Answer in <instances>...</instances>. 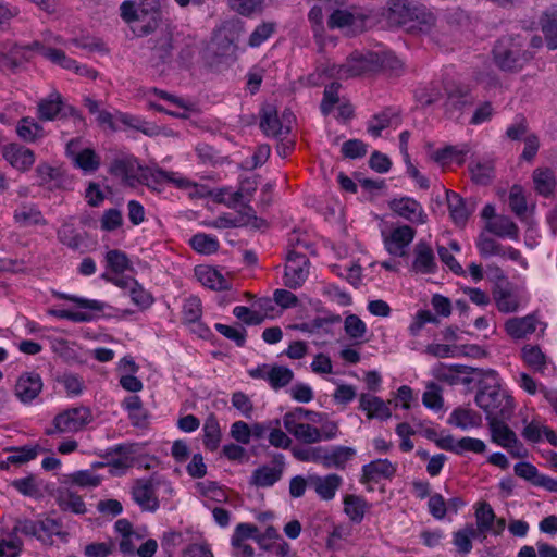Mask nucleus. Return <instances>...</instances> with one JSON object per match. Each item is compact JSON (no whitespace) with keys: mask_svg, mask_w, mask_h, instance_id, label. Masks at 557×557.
I'll use <instances>...</instances> for the list:
<instances>
[{"mask_svg":"<svg viewBox=\"0 0 557 557\" xmlns=\"http://www.w3.org/2000/svg\"><path fill=\"white\" fill-rule=\"evenodd\" d=\"M232 406L246 419L253 416V403L248 395L243 392H235L231 398Z\"/></svg>","mask_w":557,"mask_h":557,"instance_id":"nucleus-62","label":"nucleus"},{"mask_svg":"<svg viewBox=\"0 0 557 557\" xmlns=\"http://www.w3.org/2000/svg\"><path fill=\"white\" fill-rule=\"evenodd\" d=\"M346 334L354 339H361L367 333L366 323L356 314H348L344 321Z\"/></svg>","mask_w":557,"mask_h":557,"instance_id":"nucleus-63","label":"nucleus"},{"mask_svg":"<svg viewBox=\"0 0 557 557\" xmlns=\"http://www.w3.org/2000/svg\"><path fill=\"white\" fill-rule=\"evenodd\" d=\"M41 451L39 445H29L16 448L7 458L8 463L22 465L35 459Z\"/></svg>","mask_w":557,"mask_h":557,"instance_id":"nucleus-60","label":"nucleus"},{"mask_svg":"<svg viewBox=\"0 0 557 557\" xmlns=\"http://www.w3.org/2000/svg\"><path fill=\"white\" fill-rule=\"evenodd\" d=\"M195 251L201 255H212L219 250L220 244L215 236L198 233L189 239Z\"/></svg>","mask_w":557,"mask_h":557,"instance_id":"nucleus-47","label":"nucleus"},{"mask_svg":"<svg viewBox=\"0 0 557 557\" xmlns=\"http://www.w3.org/2000/svg\"><path fill=\"white\" fill-rule=\"evenodd\" d=\"M175 187L187 193L191 199H200L210 197L211 188L206 184H199L191 180L178 174Z\"/></svg>","mask_w":557,"mask_h":557,"instance_id":"nucleus-49","label":"nucleus"},{"mask_svg":"<svg viewBox=\"0 0 557 557\" xmlns=\"http://www.w3.org/2000/svg\"><path fill=\"white\" fill-rule=\"evenodd\" d=\"M542 32L546 46L550 50L557 49V4L548 10L541 21Z\"/></svg>","mask_w":557,"mask_h":557,"instance_id":"nucleus-40","label":"nucleus"},{"mask_svg":"<svg viewBox=\"0 0 557 557\" xmlns=\"http://www.w3.org/2000/svg\"><path fill=\"white\" fill-rule=\"evenodd\" d=\"M397 472V465L388 459H375L361 468L360 483L373 491L381 481H391Z\"/></svg>","mask_w":557,"mask_h":557,"instance_id":"nucleus-9","label":"nucleus"},{"mask_svg":"<svg viewBox=\"0 0 557 557\" xmlns=\"http://www.w3.org/2000/svg\"><path fill=\"white\" fill-rule=\"evenodd\" d=\"M11 485L24 496L36 497L40 493L39 483L33 475L16 479Z\"/></svg>","mask_w":557,"mask_h":557,"instance_id":"nucleus-64","label":"nucleus"},{"mask_svg":"<svg viewBox=\"0 0 557 557\" xmlns=\"http://www.w3.org/2000/svg\"><path fill=\"white\" fill-rule=\"evenodd\" d=\"M413 269L420 273H433L436 269L432 248L425 243L417 244L414 248Z\"/></svg>","mask_w":557,"mask_h":557,"instance_id":"nucleus-35","label":"nucleus"},{"mask_svg":"<svg viewBox=\"0 0 557 557\" xmlns=\"http://www.w3.org/2000/svg\"><path fill=\"white\" fill-rule=\"evenodd\" d=\"M494 61L504 71H518L531 59L522 50L520 38L506 37L497 41L493 50Z\"/></svg>","mask_w":557,"mask_h":557,"instance_id":"nucleus-5","label":"nucleus"},{"mask_svg":"<svg viewBox=\"0 0 557 557\" xmlns=\"http://www.w3.org/2000/svg\"><path fill=\"white\" fill-rule=\"evenodd\" d=\"M139 366L132 357H124L117 363L119 383L127 392L138 393L144 388L143 382L136 376Z\"/></svg>","mask_w":557,"mask_h":557,"instance_id":"nucleus-25","label":"nucleus"},{"mask_svg":"<svg viewBox=\"0 0 557 557\" xmlns=\"http://www.w3.org/2000/svg\"><path fill=\"white\" fill-rule=\"evenodd\" d=\"M295 116L290 111H284L278 115L277 111L268 107L263 109L261 117V128L268 136H283L292 131Z\"/></svg>","mask_w":557,"mask_h":557,"instance_id":"nucleus-12","label":"nucleus"},{"mask_svg":"<svg viewBox=\"0 0 557 557\" xmlns=\"http://www.w3.org/2000/svg\"><path fill=\"white\" fill-rule=\"evenodd\" d=\"M416 236V231L409 225H400L382 231L383 244L387 252L395 257H403Z\"/></svg>","mask_w":557,"mask_h":557,"instance_id":"nucleus-10","label":"nucleus"},{"mask_svg":"<svg viewBox=\"0 0 557 557\" xmlns=\"http://www.w3.org/2000/svg\"><path fill=\"white\" fill-rule=\"evenodd\" d=\"M180 173L175 172H165L160 169L150 170L145 178L147 181V185L152 189H159V187L165 183H171L174 186L176 185V180L178 178Z\"/></svg>","mask_w":557,"mask_h":557,"instance_id":"nucleus-57","label":"nucleus"},{"mask_svg":"<svg viewBox=\"0 0 557 557\" xmlns=\"http://www.w3.org/2000/svg\"><path fill=\"white\" fill-rule=\"evenodd\" d=\"M504 327L510 337L515 339L525 338L536 331L537 319L534 314L511 318L505 322Z\"/></svg>","mask_w":557,"mask_h":557,"instance_id":"nucleus-29","label":"nucleus"},{"mask_svg":"<svg viewBox=\"0 0 557 557\" xmlns=\"http://www.w3.org/2000/svg\"><path fill=\"white\" fill-rule=\"evenodd\" d=\"M1 154L13 169L20 172L29 171L36 161L32 149L15 143L3 146Z\"/></svg>","mask_w":557,"mask_h":557,"instance_id":"nucleus-18","label":"nucleus"},{"mask_svg":"<svg viewBox=\"0 0 557 557\" xmlns=\"http://www.w3.org/2000/svg\"><path fill=\"white\" fill-rule=\"evenodd\" d=\"M438 445L443 449L451 450L456 454H462L471 451L475 454H483L486 450V444L474 437H462L455 440L453 436H446L438 442Z\"/></svg>","mask_w":557,"mask_h":557,"instance_id":"nucleus-28","label":"nucleus"},{"mask_svg":"<svg viewBox=\"0 0 557 557\" xmlns=\"http://www.w3.org/2000/svg\"><path fill=\"white\" fill-rule=\"evenodd\" d=\"M210 198L216 203L236 208L244 201V194L242 190H234L232 187H222L211 189Z\"/></svg>","mask_w":557,"mask_h":557,"instance_id":"nucleus-43","label":"nucleus"},{"mask_svg":"<svg viewBox=\"0 0 557 557\" xmlns=\"http://www.w3.org/2000/svg\"><path fill=\"white\" fill-rule=\"evenodd\" d=\"M356 456V449L349 446L336 445L325 447L324 468L344 469L346 465Z\"/></svg>","mask_w":557,"mask_h":557,"instance_id":"nucleus-31","label":"nucleus"},{"mask_svg":"<svg viewBox=\"0 0 557 557\" xmlns=\"http://www.w3.org/2000/svg\"><path fill=\"white\" fill-rule=\"evenodd\" d=\"M325 447L294 448L293 456L300 461L321 463L324 467Z\"/></svg>","mask_w":557,"mask_h":557,"instance_id":"nucleus-59","label":"nucleus"},{"mask_svg":"<svg viewBox=\"0 0 557 557\" xmlns=\"http://www.w3.org/2000/svg\"><path fill=\"white\" fill-rule=\"evenodd\" d=\"M394 20L409 32H429L435 24L434 14L424 5L397 0L392 7Z\"/></svg>","mask_w":557,"mask_h":557,"instance_id":"nucleus-4","label":"nucleus"},{"mask_svg":"<svg viewBox=\"0 0 557 557\" xmlns=\"http://www.w3.org/2000/svg\"><path fill=\"white\" fill-rule=\"evenodd\" d=\"M533 182L536 191L543 196H548L555 188V177L548 169H537L533 173Z\"/></svg>","mask_w":557,"mask_h":557,"instance_id":"nucleus-55","label":"nucleus"},{"mask_svg":"<svg viewBox=\"0 0 557 557\" xmlns=\"http://www.w3.org/2000/svg\"><path fill=\"white\" fill-rule=\"evenodd\" d=\"M248 375L252 379L267 381L274 389L288 385L294 379V373L289 368L267 363L248 369Z\"/></svg>","mask_w":557,"mask_h":557,"instance_id":"nucleus-11","label":"nucleus"},{"mask_svg":"<svg viewBox=\"0 0 557 557\" xmlns=\"http://www.w3.org/2000/svg\"><path fill=\"white\" fill-rule=\"evenodd\" d=\"M94 420L87 407H74L59 412L52 420V426L46 431L48 435L73 434L83 431Z\"/></svg>","mask_w":557,"mask_h":557,"instance_id":"nucleus-6","label":"nucleus"},{"mask_svg":"<svg viewBox=\"0 0 557 557\" xmlns=\"http://www.w3.org/2000/svg\"><path fill=\"white\" fill-rule=\"evenodd\" d=\"M308 484L322 500H332L343 484V478L336 473L309 475Z\"/></svg>","mask_w":557,"mask_h":557,"instance_id":"nucleus-23","label":"nucleus"},{"mask_svg":"<svg viewBox=\"0 0 557 557\" xmlns=\"http://www.w3.org/2000/svg\"><path fill=\"white\" fill-rule=\"evenodd\" d=\"M37 183L41 186L51 187L59 182L62 171L61 168L52 166L46 162H41L35 170Z\"/></svg>","mask_w":557,"mask_h":557,"instance_id":"nucleus-53","label":"nucleus"},{"mask_svg":"<svg viewBox=\"0 0 557 557\" xmlns=\"http://www.w3.org/2000/svg\"><path fill=\"white\" fill-rule=\"evenodd\" d=\"M158 5V0H126L121 5V16L127 23L146 20V17L156 20Z\"/></svg>","mask_w":557,"mask_h":557,"instance_id":"nucleus-16","label":"nucleus"},{"mask_svg":"<svg viewBox=\"0 0 557 557\" xmlns=\"http://www.w3.org/2000/svg\"><path fill=\"white\" fill-rule=\"evenodd\" d=\"M36 47L40 50V53L51 61L52 63L69 70L73 71L77 75L86 76L89 78L96 77V72L91 69H88L85 65L78 64L75 60L69 58L62 50L54 49V48H45L39 46L38 44Z\"/></svg>","mask_w":557,"mask_h":557,"instance_id":"nucleus-22","label":"nucleus"},{"mask_svg":"<svg viewBox=\"0 0 557 557\" xmlns=\"http://www.w3.org/2000/svg\"><path fill=\"white\" fill-rule=\"evenodd\" d=\"M195 276L203 287L212 290H228L232 287L231 275L222 273V271L212 265H197L195 268Z\"/></svg>","mask_w":557,"mask_h":557,"instance_id":"nucleus-20","label":"nucleus"},{"mask_svg":"<svg viewBox=\"0 0 557 557\" xmlns=\"http://www.w3.org/2000/svg\"><path fill=\"white\" fill-rule=\"evenodd\" d=\"M507 419H499L487 422L491 441L505 448L512 457L523 458L527 456V449L518 440L516 433L506 423Z\"/></svg>","mask_w":557,"mask_h":557,"instance_id":"nucleus-8","label":"nucleus"},{"mask_svg":"<svg viewBox=\"0 0 557 557\" xmlns=\"http://www.w3.org/2000/svg\"><path fill=\"white\" fill-rule=\"evenodd\" d=\"M283 467L281 465H263L253 470L249 484L256 487H270L281 480Z\"/></svg>","mask_w":557,"mask_h":557,"instance_id":"nucleus-30","label":"nucleus"},{"mask_svg":"<svg viewBox=\"0 0 557 557\" xmlns=\"http://www.w3.org/2000/svg\"><path fill=\"white\" fill-rule=\"evenodd\" d=\"M522 358L524 362L535 371L544 373L547 369L548 361L539 347L525 346L522 349Z\"/></svg>","mask_w":557,"mask_h":557,"instance_id":"nucleus-54","label":"nucleus"},{"mask_svg":"<svg viewBox=\"0 0 557 557\" xmlns=\"http://www.w3.org/2000/svg\"><path fill=\"white\" fill-rule=\"evenodd\" d=\"M292 435L281 428V420H270V430L268 433L269 445L278 449H288L292 447Z\"/></svg>","mask_w":557,"mask_h":557,"instance_id":"nucleus-41","label":"nucleus"},{"mask_svg":"<svg viewBox=\"0 0 557 557\" xmlns=\"http://www.w3.org/2000/svg\"><path fill=\"white\" fill-rule=\"evenodd\" d=\"M285 430L299 443L317 444L339 435L338 422L324 412L296 407L282 418Z\"/></svg>","mask_w":557,"mask_h":557,"instance_id":"nucleus-1","label":"nucleus"},{"mask_svg":"<svg viewBox=\"0 0 557 557\" xmlns=\"http://www.w3.org/2000/svg\"><path fill=\"white\" fill-rule=\"evenodd\" d=\"M53 296L72 304L71 307L51 308L48 314L74 323H87L110 315L112 307L104 301L77 295L53 292Z\"/></svg>","mask_w":557,"mask_h":557,"instance_id":"nucleus-2","label":"nucleus"},{"mask_svg":"<svg viewBox=\"0 0 557 557\" xmlns=\"http://www.w3.org/2000/svg\"><path fill=\"white\" fill-rule=\"evenodd\" d=\"M22 549L23 542L13 530L0 539V557H18Z\"/></svg>","mask_w":557,"mask_h":557,"instance_id":"nucleus-56","label":"nucleus"},{"mask_svg":"<svg viewBox=\"0 0 557 557\" xmlns=\"http://www.w3.org/2000/svg\"><path fill=\"white\" fill-rule=\"evenodd\" d=\"M479 534L475 525L468 523L453 533V544L458 553L468 555L472 550V540Z\"/></svg>","mask_w":557,"mask_h":557,"instance_id":"nucleus-39","label":"nucleus"},{"mask_svg":"<svg viewBox=\"0 0 557 557\" xmlns=\"http://www.w3.org/2000/svg\"><path fill=\"white\" fill-rule=\"evenodd\" d=\"M493 298L496 308L503 313L516 312L529 301L525 290L513 286L495 288Z\"/></svg>","mask_w":557,"mask_h":557,"instance_id":"nucleus-13","label":"nucleus"},{"mask_svg":"<svg viewBox=\"0 0 557 557\" xmlns=\"http://www.w3.org/2000/svg\"><path fill=\"white\" fill-rule=\"evenodd\" d=\"M42 380L38 373L23 372L14 385V395L23 404L33 403L42 391Z\"/></svg>","mask_w":557,"mask_h":557,"instance_id":"nucleus-17","label":"nucleus"},{"mask_svg":"<svg viewBox=\"0 0 557 557\" xmlns=\"http://www.w3.org/2000/svg\"><path fill=\"white\" fill-rule=\"evenodd\" d=\"M448 422L456 428L467 431L481 426L482 418L479 412L472 409L457 408L450 413Z\"/></svg>","mask_w":557,"mask_h":557,"instance_id":"nucleus-33","label":"nucleus"},{"mask_svg":"<svg viewBox=\"0 0 557 557\" xmlns=\"http://www.w3.org/2000/svg\"><path fill=\"white\" fill-rule=\"evenodd\" d=\"M389 209L400 218L413 224H424L428 215L423 207L413 198H395L389 202Z\"/></svg>","mask_w":557,"mask_h":557,"instance_id":"nucleus-19","label":"nucleus"},{"mask_svg":"<svg viewBox=\"0 0 557 557\" xmlns=\"http://www.w3.org/2000/svg\"><path fill=\"white\" fill-rule=\"evenodd\" d=\"M475 520L479 533L492 531L495 521V513L491 505L486 502H481L475 506Z\"/></svg>","mask_w":557,"mask_h":557,"instance_id":"nucleus-46","label":"nucleus"},{"mask_svg":"<svg viewBox=\"0 0 557 557\" xmlns=\"http://www.w3.org/2000/svg\"><path fill=\"white\" fill-rule=\"evenodd\" d=\"M447 202H448V209L449 214L453 221L459 225L462 226L467 222L469 218V210L467 209L462 198L457 194H448L447 195Z\"/></svg>","mask_w":557,"mask_h":557,"instance_id":"nucleus-50","label":"nucleus"},{"mask_svg":"<svg viewBox=\"0 0 557 557\" xmlns=\"http://www.w3.org/2000/svg\"><path fill=\"white\" fill-rule=\"evenodd\" d=\"M132 496L143 510L154 511L159 508L154 484L151 480H137L132 487Z\"/></svg>","mask_w":557,"mask_h":557,"instance_id":"nucleus-24","label":"nucleus"},{"mask_svg":"<svg viewBox=\"0 0 557 557\" xmlns=\"http://www.w3.org/2000/svg\"><path fill=\"white\" fill-rule=\"evenodd\" d=\"M110 281L120 287L129 288V296L134 304L143 307L150 306L153 301L151 295L140 286L135 280L131 278H110Z\"/></svg>","mask_w":557,"mask_h":557,"instance_id":"nucleus-37","label":"nucleus"},{"mask_svg":"<svg viewBox=\"0 0 557 557\" xmlns=\"http://www.w3.org/2000/svg\"><path fill=\"white\" fill-rule=\"evenodd\" d=\"M330 28H339L347 35H355L367 28V18L347 10H336L329 18Z\"/></svg>","mask_w":557,"mask_h":557,"instance_id":"nucleus-21","label":"nucleus"},{"mask_svg":"<svg viewBox=\"0 0 557 557\" xmlns=\"http://www.w3.org/2000/svg\"><path fill=\"white\" fill-rule=\"evenodd\" d=\"M470 173L479 184H486L493 177L494 165L490 159H478L471 162Z\"/></svg>","mask_w":557,"mask_h":557,"instance_id":"nucleus-51","label":"nucleus"},{"mask_svg":"<svg viewBox=\"0 0 557 557\" xmlns=\"http://www.w3.org/2000/svg\"><path fill=\"white\" fill-rule=\"evenodd\" d=\"M138 169L137 162L134 159H120L115 160L111 165V173L122 181L132 184L137 177L136 171Z\"/></svg>","mask_w":557,"mask_h":557,"instance_id":"nucleus-45","label":"nucleus"},{"mask_svg":"<svg viewBox=\"0 0 557 557\" xmlns=\"http://www.w3.org/2000/svg\"><path fill=\"white\" fill-rule=\"evenodd\" d=\"M97 122L111 129H119L122 125L139 128L140 121L132 115L122 112L110 113L100 111L97 115Z\"/></svg>","mask_w":557,"mask_h":557,"instance_id":"nucleus-34","label":"nucleus"},{"mask_svg":"<svg viewBox=\"0 0 557 557\" xmlns=\"http://www.w3.org/2000/svg\"><path fill=\"white\" fill-rule=\"evenodd\" d=\"M202 442L206 449L210 451L216 450L222 440V431L219 420L216 419L215 416L210 414L209 417H207L202 426Z\"/></svg>","mask_w":557,"mask_h":557,"instance_id":"nucleus-36","label":"nucleus"},{"mask_svg":"<svg viewBox=\"0 0 557 557\" xmlns=\"http://www.w3.org/2000/svg\"><path fill=\"white\" fill-rule=\"evenodd\" d=\"M107 268L114 274H123L132 270V262L127 258L126 253L112 249L106 253Z\"/></svg>","mask_w":557,"mask_h":557,"instance_id":"nucleus-48","label":"nucleus"},{"mask_svg":"<svg viewBox=\"0 0 557 557\" xmlns=\"http://www.w3.org/2000/svg\"><path fill=\"white\" fill-rule=\"evenodd\" d=\"M309 273V261L305 255L290 251L286 258L284 283L290 288H297L304 284Z\"/></svg>","mask_w":557,"mask_h":557,"instance_id":"nucleus-15","label":"nucleus"},{"mask_svg":"<svg viewBox=\"0 0 557 557\" xmlns=\"http://www.w3.org/2000/svg\"><path fill=\"white\" fill-rule=\"evenodd\" d=\"M359 409L363 411L368 419L387 420L392 417L389 401L382 398L363 393L359 396Z\"/></svg>","mask_w":557,"mask_h":557,"instance_id":"nucleus-27","label":"nucleus"},{"mask_svg":"<svg viewBox=\"0 0 557 557\" xmlns=\"http://www.w3.org/2000/svg\"><path fill=\"white\" fill-rule=\"evenodd\" d=\"M344 511L354 522H360L367 508L366 500L357 495H346L344 497Z\"/></svg>","mask_w":557,"mask_h":557,"instance_id":"nucleus-52","label":"nucleus"},{"mask_svg":"<svg viewBox=\"0 0 557 557\" xmlns=\"http://www.w3.org/2000/svg\"><path fill=\"white\" fill-rule=\"evenodd\" d=\"M485 231L505 238L517 239L518 226L507 216L498 215L493 221H488L484 226Z\"/></svg>","mask_w":557,"mask_h":557,"instance_id":"nucleus-38","label":"nucleus"},{"mask_svg":"<svg viewBox=\"0 0 557 557\" xmlns=\"http://www.w3.org/2000/svg\"><path fill=\"white\" fill-rule=\"evenodd\" d=\"M61 95L57 91L51 92L47 98L38 103V116L40 120L51 121L57 117L61 111Z\"/></svg>","mask_w":557,"mask_h":557,"instance_id":"nucleus-42","label":"nucleus"},{"mask_svg":"<svg viewBox=\"0 0 557 557\" xmlns=\"http://www.w3.org/2000/svg\"><path fill=\"white\" fill-rule=\"evenodd\" d=\"M16 133L22 140L27 143H34L44 136L42 127L32 117L21 119L16 126Z\"/></svg>","mask_w":557,"mask_h":557,"instance_id":"nucleus-44","label":"nucleus"},{"mask_svg":"<svg viewBox=\"0 0 557 557\" xmlns=\"http://www.w3.org/2000/svg\"><path fill=\"white\" fill-rule=\"evenodd\" d=\"M66 156L84 173H94L100 166V157L91 148L83 147L81 139H73L66 145Z\"/></svg>","mask_w":557,"mask_h":557,"instance_id":"nucleus-14","label":"nucleus"},{"mask_svg":"<svg viewBox=\"0 0 557 557\" xmlns=\"http://www.w3.org/2000/svg\"><path fill=\"white\" fill-rule=\"evenodd\" d=\"M154 94L165 101V104H152V107L161 112H165L172 116L186 117V112L190 110V106L183 99L172 96L165 91L154 89Z\"/></svg>","mask_w":557,"mask_h":557,"instance_id":"nucleus-32","label":"nucleus"},{"mask_svg":"<svg viewBox=\"0 0 557 557\" xmlns=\"http://www.w3.org/2000/svg\"><path fill=\"white\" fill-rule=\"evenodd\" d=\"M428 147L430 149V158L442 166H447L450 164L460 165L465 162L467 154L470 152L468 145L445 146L436 150L431 149V145H428Z\"/></svg>","mask_w":557,"mask_h":557,"instance_id":"nucleus-26","label":"nucleus"},{"mask_svg":"<svg viewBox=\"0 0 557 557\" xmlns=\"http://www.w3.org/2000/svg\"><path fill=\"white\" fill-rule=\"evenodd\" d=\"M382 64V59L376 52H354L344 64L332 69V76L338 79H347L375 71Z\"/></svg>","mask_w":557,"mask_h":557,"instance_id":"nucleus-7","label":"nucleus"},{"mask_svg":"<svg viewBox=\"0 0 557 557\" xmlns=\"http://www.w3.org/2000/svg\"><path fill=\"white\" fill-rule=\"evenodd\" d=\"M60 507L63 510H70L76 515H83L86 512V505L83 498L72 492H63L59 497Z\"/></svg>","mask_w":557,"mask_h":557,"instance_id":"nucleus-58","label":"nucleus"},{"mask_svg":"<svg viewBox=\"0 0 557 557\" xmlns=\"http://www.w3.org/2000/svg\"><path fill=\"white\" fill-rule=\"evenodd\" d=\"M495 385L480 391L475 397L476 405L485 412L486 421L510 419L515 409V401L510 393L503 387L497 373L491 371Z\"/></svg>","mask_w":557,"mask_h":557,"instance_id":"nucleus-3","label":"nucleus"},{"mask_svg":"<svg viewBox=\"0 0 557 557\" xmlns=\"http://www.w3.org/2000/svg\"><path fill=\"white\" fill-rule=\"evenodd\" d=\"M476 247L483 258L500 256L503 253V246L485 233H481L478 237Z\"/></svg>","mask_w":557,"mask_h":557,"instance_id":"nucleus-61","label":"nucleus"}]
</instances>
